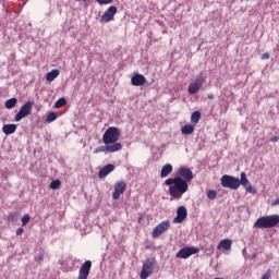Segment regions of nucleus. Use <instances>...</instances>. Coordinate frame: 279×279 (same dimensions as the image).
<instances>
[{
  "mask_svg": "<svg viewBox=\"0 0 279 279\" xmlns=\"http://www.w3.org/2000/svg\"><path fill=\"white\" fill-rule=\"evenodd\" d=\"M165 184L169 186V195L174 199H182V195L189 191V183L180 177L167 179Z\"/></svg>",
  "mask_w": 279,
  "mask_h": 279,
  "instance_id": "obj_1",
  "label": "nucleus"
},
{
  "mask_svg": "<svg viewBox=\"0 0 279 279\" xmlns=\"http://www.w3.org/2000/svg\"><path fill=\"white\" fill-rule=\"evenodd\" d=\"M279 223V215L259 217L254 223V228H276Z\"/></svg>",
  "mask_w": 279,
  "mask_h": 279,
  "instance_id": "obj_2",
  "label": "nucleus"
},
{
  "mask_svg": "<svg viewBox=\"0 0 279 279\" xmlns=\"http://www.w3.org/2000/svg\"><path fill=\"white\" fill-rule=\"evenodd\" d=\"M119 136H121V131L119 130V128H108L102 135V143L105 145H114V143L119 141Z\"/></svg>",
  "mask_w": 279,
  "mask_h": 279,
  "instance_id": "obj_3",
  "label": "nucleus"
},
{
  "mask_svg": "<svg viewBox=\"0 0 279 279\" xmlns=\"http://www.w3.org/2000/svg\"><path fill=\"white\" fill-rule=\"evenodd\" d=\"M220 184L223 189H231V191H238L239 186H241V180L229 174H223L220 179Z\"/></svg>",
  "mask_w": 279,
  "mask_h": 279,
  "instance_id": "obj_4",
  "label": "nucleus"
},
{
  "mask_svg": "<svg viewBox=\"0 0 279 279\" xmlns=\"http://www.w3.org/2000/svg\"><path fill=\"white\" fill-rule=\"evenodd\" d=\"M123 145L121 143L106 144L105 146H99L94 149V154H114V151H121Z\"/></svg>",
  "mask_w": 279,
  "mask_h": 279,
  "instance_id": "obj_5",
  "label": "nucleus"
},
{
  "mask_svg": "<svg viewBox=\"0 0 279 279\" xmlns=\"http://www.w3.org/2000/svg\"><path fill=\"white\" fill-rule=\"evenodd\" d=\"M154 265H156V259L147 258L143 264L140 278L147 279L148 276H151V274H154Z\"/></svg>",
  "mask_w": 279,
  "mask_h": 279,
  "instance_id": "obj_6",
  "label": "nucleus"
},
{
  "mask_svg": "<svg viewBox=\"0 0 279 279\" xmlns=\"http://www.w3.org/2000/svg\"><path fill=\"white\" fill-rule=\"evenodd\" d=\"M32 108H34V101L25 102L16 113L15 121H22L25 117H29L32 114Z\"/></svg>",
  "mask_w": 279,
  "mask_h": 279,
  "instance_id": "obj_7",
  "label": "nucleus"
},
{
  "mask_svg": "<svg viewBox=\"0 0 279 279\" xmlns=\"http://www.w3.org/2000/svg\"><path fill=\"white\" fill-rule=\"evenodd\" d=\"M199 252V248L194 247V246H185L183 248H181L177 254H175V258H191V256H193V254H197Z\"/></svg>",
  "mask_w": 279,
  "mask_h": 279,
  "instance_id": "obj_8",
  "label": "nucleus"
},
{
  "mask_svg": "<svg viewBox=\"0 0 279 279\" xmlns=\"http://www.w3.org/2000/svg\"><path fill=\"white\" fill-rule=\"evenodd\" d=\"M118 9L114 5L109 7L100 17V23H110L114 21V15L117 14Z\"/></svg>",
  "mask_w": 279,
  "mask_h": 279,
  "instance_id": "obj_9",
  "label": "nucleus"
},
{
  "mask_svg": "<svg viewBox=\"0 0 279 279\" xmlns=\"http://www.w3.org/2000/svg\"><path fill=\"white\" fill-rule=\"evenodd\" d=\"M177 174V178H181L185 182V184H189V182L193 180V171L190 170V168L181 167L178 170Z\"/></svg>",
  "mask_w": 279,
  "mask_h": 279,
  "instance_id": "obj_10",
  "label": "nucleus"
},
{
  "mask_svg": "<svg viewBox=\"0 0 279 279\" xmlns=\"http://www.w3.org/2000/svg\"><path fill=\"white\" fill-rule=\"evenodd\" d=\"M93 267V262L86 260L78 270V277L77 279H88V276H90V269Z\"/></svg>",
  "mask_w": 279,
  "mask_h": 279,
  "instance_id": "obj_11",
  "label": "nucleus"
},
{
  "mask_svg": "<svg viewBox=\"0 0 279 279\" xmlns=\"http://www.w3.org/2000/svg\"><path fill=\"white\" fill-rule=\"evenodd\" d=\"M170 226L171 225L169 221H162L161 223L157 225L153 230V239H158L160 234H165V232L169 230Z\"/></svg>",
  "mask_w": 279,
  "mask_h": 279,
  "instance_id": "obj_12",
  "label": "nucleus"
},
{
  "mask_svg": "<svg viewBox=\"0 0 279 279\" xmlns=\"http://www.w3.org/2000/svg\"><path fill=\"white\" fill-rule=\"evenodd\" d=\"M128 185L125 184V181H120L116 183L114 185V191L112 194V199H119L123 193H125V189Z\"/></svg>",
  "mask_w": 279,
  "mask_h": 279,
  "instance_id": "obj_13",
  "label": "nucleus"
},
{
  "mask_svg": "<svg viewBox=\"0 0 279 279\" xmlns=\"http://www.w3.org/2000/svg\"><path fill=\"white\" fill-rule=\"evenodd\" d=\"M241 184L245 187V190L248 193L256 195V189H254V186H252V183L250 182V180H247V175L245 174V172H241L240 185Z\"/></svg>",
  "mask_w": 279,
  "mask_h": 279,
  "instance_id": "obj_14",
  "label": "nucleus"
},
{
  "mask_svg": "<svg viewBox=\"0 0 279 279\" xmlns=\"http://www.w3.org/2000/svg\"><path fill=\"white\" fill-rule=\"evenodd\" d=\"M187 216L189 213L186 211V207L180 206L177 209V217L173 219V223H182V221H184V219H186Z\"/></svg>",
  "mask_w": 279,
  "mask_h": 279,
  "instance_id": "obj_15",
  "label": "nucleus"
},
{
  "mask_svg": "<svg viewBox=\"0 0 279 279\" xmlns=\"http://www.w3.org/2000/svg\"><path fill=\"white\" fill-rule=\"evenodd\" d=\"M132 86H144L147 84V78L143 74H135L131 78Z\"/></svg>",
  "mask_w": 279,
  "mask_h": 279,
  "instance_id": "obj_16",
  "label": "nucleus"
},
{
  "mask_svg": "<svg viewBox=\"0 0 279 279\" xmlns=\"http://www.w3.org/2000/svg\"><path fill=\"white\" fill-rule=\"evenodd\" d=\"M112 171H114V165L108 163L99 170L98 178H106L109 173H112Z\"/></svg>",
  "mask_w": 279,
  "mask_h": 279,
  "instance_id": "obj_17",
  "label": "nucleus"
},
{
  "mask_svg": "<svg viewBox=\"0 0 279 279\" xmlns=\"http://www.w3.org/2000/svg\"><path fill=\"white\" fill-rule=\"evenodd\" d=\"M172 172H173V166H171V163H166L161 168L160 178H169V175H171Z\"/></svg>",
  "mask_w": 279,
  "mask_h": 279,
  "instance_id": "obj_18",
  "label": "nucleus"
},
{
  "mask_svg": "<svg viewBox=\"0 0 279 279\" xmlns=\"http://www.w3.org/2000/svg\"><path fill=\"white\" fill-rule=\"evenodd\" d=\"M2 132L5 136H10V134H14L16 132V124H4L2 126Z\"/></svg>",
  "mask_w": 279,
  "mask_h": 279,
  "instance_id": "obj_19",
  "label": "nucleus"
},
{
  "mask_svg": "<svg viewBox=\"0 0 279 279\" xmlns=\"http://www.w3.org/2000/svg\"><path fill=\"white\" fill-rule=\"evenodd\" d=\"M218 250H226L227 252L232 250V240H221L218 244Z\"/></svg>",
  "mask_w": 279,
  "mask_h": 279,
  "instance_id": "obj_20",
  "label": "nucleus"
},
{
  "mask_svg": "<svg viewBox=\"0 0 279 279\" xmlns=\"http://www.w3.org/2000/svg\"><path fill=\"white\" fill-rule=\"evenodd\" d=\"M58 75H60V70L58 69L51 70L50 72L47 73L46 80L47 82H53V80H56Z\"/></svg>",
  "mask_w": 279,
  "mask_h": 279,
  "instance_id": "obj_21",
  "label": "nucleus"
},
{
  "mask_svg": "<svg viewBox=\"0 0 279 279\" xmlns=\"http://www.w3.org/2000/svg\"><path fill=\"white\" fill-rule=\"evenodd\" d=\"M195 132V126L193 124H185L181 128L182 134H193Z\"/></svg>",
  "mask_w": 279,
  "mask_h": 279,
  "instance_id": "obj_22",
  "label": "nucleus"
},
{
  "mask_svg": "<svg viewBox=\"0 0 279 279\" xmlns=\"http://www.w3.org/2000/svg\"><path fill=\"white\" fill-rule=\"evenodd\" d=\"M199 119H202V112L194 111L191 114V122L194 123V125H197L199 123Z\"/></svg>",
  "mask_w": 279,
  "mask_h": 279,
  "instance_id": "obj_23",
  "label": "nucleus"
},
{
  "mask_svg": "<svg viewBox=\"0 0 279 279\" xmlns=\"http://www.w3.org/2000/svg\"><path fill=\"white\" fill-rule=\"evenodd\" d=\"M199 88H202V87L192 82L189 85L187 92H189L190 95H196V93H199Z\"/></svg>",
  "mask_w": 279,
  "mask_h": 279,
  "instance_id": "obj_24",
  "label": "nucleus"
},
{
  "mask_svg": "<svg viewBox=\"0 0 279 279\" xmlns=\"http://www.w3.org/2000/svg\"><path fill=\"white\" fill-rule=\"evenodd\" d=\"M16 104H19V99H16V98H11V99H8V100L4 102V107H5L8 110H12V108H14V106H16Z\"/></svg>",
  "mask_w": 279,
  "mask_h": 279,
  "instance_id": "obj_25",
  "label": "nucleus"
},
{
  "mask_svg": "<svg viewBox=\"0 0 279 279\" xmlns=\"http://www.w3.org/2000/svg\"><path fill=\"white\" fill-rule=\"evenodd\" d=\"M204 82H206V78L204 77V75L202 73L194 81V83L196 85H198L201 88H202V86H204Z\"/></svg>",
  "mask_w": 279,
  "mask_h": 279,
  "instance_id": "obj_26",
  "label": "nucleus"
},
{
  "mask_svg": "<svg viewBox=\"0 0 279 279\" xmlns=\"http://www.w3.org/2000/svg\"><path fill=\"white\" fill-rule=\"evenodd\" d=\"M56 119H58V113L52 111V112L48 113L46 121L48 123H53V121H56Z\"/></svg>",
  "mask_w": 279,
  "mask_h": 279,
  "instance_id": "obj_27",
  "label": "nucleus"
},
{
  "mask_svg": "<svg viewBox=\"0 0 279 279\" xmlns=\"http://www.w3.org/2000/svg\"><path fill=\"white\" fill-rule=\"evenodd\" d=\"M63 106H66V98H59L54 104V108H62Z\"/></svg>",
  "mask_w": 279,
  "mask_h": 279,
  "instance_id": "obj_28",
  "label": "nucleus"
},
{
  "mask_svg": "<svg viewBox=\"0 0 279 279\" xmlns=\"http://www.w3.org/2000/svg\"><path fill=\"white\" fill-rule=\"evenodd\" d=\"M62 183L60 182V180H53L50 183V189H52V191L58 190V187L61 185Z\"/></svg>",
  "mask_w": 279,
  "mask_h": 279,
  "instance_id": "obj_29",
  "label": "nucleus"
},
{
  "mask_svg": "<svg viewBox=\"0 0 279 279\" xmlns=\"http://www.w3.org/2000/svg\"><path fill=\"white\" fill-rule=\"evenodd\" d=\"M207 197H208V199H217V191H215V190H209V191L207 192Z\"/></svg>",
  "mask_w": 279,
  "mask_h": 279,
  "instance_id": "obj_30",
  "label": "nucleus"
},
{
  "mask_svg": "<svg viewBox=\"0 0 279 279\" xmlns=\"http://www.w3.org/2000/svg\"><path fill=\"white\" fill-rule=\"evenodd\" d=\"M29 219H31L29 215H24L22 217V226H27V223H29Z\"/></svg>",
  "mask_w": 279,
  "mask_h": 279,
  "instance_id": "obj_31",
  "label": "nucleus"
},
{
  "mask_svg": "<svg viewBox=\"0 0 279 279\" xmlns=\"http://www.w3.org/2000/svg\"><path fill=\"white\" fill-rule=\"evenodd\" d=\"M96 1L100 5H108V3H112V1H114V0H96Z\"/></svg>",
  "mask_w": 279,
  "mask_h": 279,
  "instance_id": "obj_32",
  "label": "nucleus"
},
{
  "mask_svg": "<svg viewBox=\"0 0 279 279\" xmlns=\"http://www.w3.org/2000/svg\"><path fill=\"white\" fill-rule=\"evenodd\" d=\"M23 232H25V230L23 228H19V229H16L15 234L17 236H21V234H23Z\"/></svg>",
  "mask_w": 279,
  "mask_h": 279,
  "instance_id": "obj_33",
  "label": "nucleus"
},
{
  "mask_svg": "<svg viewBox=\"0 0 279 279\" xmlns=\"http://www.w3.org/2000/svg\"><path fill=\"white\" fill-rule=\"evenodd\" d=\"M262 60H269V53H267V52L263 53Z\"/></svg>",
  "mask_w": 279,
  "mask_h": 279,
  "instance_id": "obj_34",
  "label": "nucleus"
},
{
  "mask_svg": "<svg viewBox=\"0 0 279 279\" xmlns=\"http://www.w3.org/2000/svg\"><path fill=\"white\" fill-rule=\"evenodd\" d=\"M270 141H271V143H278L279 138H278V136H272L270 138Z\"/></svg>",
  "mask_w": 279,
  "mask_h": 279,
  "instance_id": "obj_35",
  "label": "nucleus"
},
{
  "mask_svg": "<svg viewBox=\"0 0 279 279\" xmlns=\"http://www.w3.org/2000/svg\"><path fill=\"white\" fill-rule=\"evenodd\" d=\"M279 205V198H277V199H275L274 202H272V206H278Z\"/></svg>",
  "mask_w": 279,
  "mask_h": 279,
  "instance_id": "obj_36",
  "label": "nucleus"
},
{
  "mask_svg": "<svg viewBox=\"0 0 279 279\" xmlns=\"http://www.w3.org/2000/svg\"><path fill=\"white\" fill-rule=\"evenodd\" d=\"M207 99H215V94H208Z\"/></svg>",
  "mask_w": 279,
  "mask_h": 279,
  "instance_id": "obj_37",
  "label": "nucleus"
},
{
  "mask_svg": "<svg viewBox=\"0 0 279 279\" xmlns=\"http://www.w3.org/2000/svg\"><path fill=\"white\" fill-rule=\"evenodd\" d=\"M9 221H14L16 219V216H9Z\"/></svg>",
  "mask_w": 279,
  "mask_h": 279,
  "instance_id": "obj_38",
  "label": "nucleus"
},
{
  "mask_svg": "<svg viewBox=\"0 0 279 279\" xmlns=\"http://www.w3.org/2000/svg\"><path fill=\"white\" fill-rule=\"evenodd\" d=\"M83 1H90V0H83Z\"/></svg>",
  "mask_w": 279,
  "mask_h": 279,
  "instance_id": "obj_39",
  "label": "nucleus"
},
{
  "mask_svg": "<svg viewBox=\"0 0 279 279\" xmlns=\"http://www.w3.org/2000/svg\"><path fill=\"white\" fill-rule=\"evenodd\" d=\"M243 253H245V248L243 250Z\"/></svg>",
  "mask_w": 279,
  "mask_h": 279,
  "instance_id": "obj_40",
  "label": "nucleus"
}]
</instances>
